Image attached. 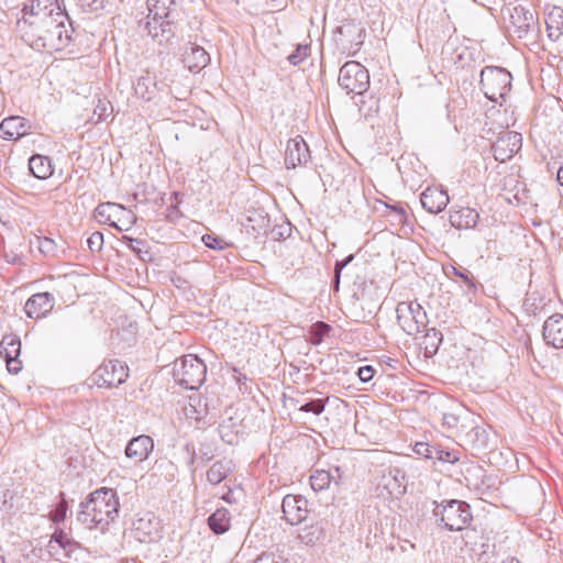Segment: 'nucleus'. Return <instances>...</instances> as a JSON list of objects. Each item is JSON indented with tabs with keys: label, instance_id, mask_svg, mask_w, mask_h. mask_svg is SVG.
Returning a JSON list of instances; mask_svg holds the SVG:
<instances>
[{
	"label": "nucleus",
	"instance_id": "1",
	"mask_svg": "<svg viewBox=\"0 0 563 563\" xmlns=\"http://www.w3.org/2000/svg\"><path fill=\"white\" fill-rule=\"evenodd\" d=\"M119 499L111 488L92 492L79 505L77 519L89 529L104 530L119 515Z\"/></svg>",
	"mask_w": 563,
	"mask_h": 563
},
{
	"label": "nucleus",
	"instance_id": "2",
	"mask_svg": "<svg viewBox=\"0 0 563 563\" xmlns=\"http://www.w3.org/2000/svg\"><path fill=\"white\" fill-rule=\"evenodd\" d=\"M148 15L145 29L158 44L169 43L175 36V0H147Z\"/></svg>",
	"mask_w": 563,
	"mask_h": 563
},
{
	"label": "nucleus",
	"instance_id": "3",
	"mask_svg": "<svg viewBox=\"0 0 563 563\" xmlns=\"http://www.w3.org/2000/svg\"><path fill=\"white\" fill-rule=\"evenodd\" d=\"M433 516L448 531H462L473 519L471 506L464 500L450 499L435 505Z\"/></svg>",
	"mask_w": 563,
	"mask_h": 563
},
{
	"label": "nucleus",
	"instance_id": "4",
	"mask_svg": "<svg viewBox=\"0 0 563 563\" xmlns=\"http://www.w3.org/2000/svg\"><path fill=\"white\" fill-rule=\"evenodd\" d=\"M479 77L485 97L494 103L503 104L511 89V74L499 66H486L481 70Z\"/></svg>",
	"mask_w": 563,
	"mask_h": 563
},
{
	"label": "nucleus",
	"instance_id": "5",
	"mask_svg": "<svg viewBox=\"0 0 563 563\" xmlns=\"http://www.w3.org/2000/svg\"><path fill=\"white\" fill-rule=\"evenodd\" d=\"M69 21L66 12H57L54 16H47L46 29L41 37V44H36V51H63L73 40L74 29L69 23L70 29L65 26V22Z\"/></svg>",
	"mask_w": 563,
	"mask_h": 563
},
{
	"label": "nucleus",
	"instance_id": "6",
	"mask_svg": "<svg viewBox=\"0 0 563 563\" xmlns=\"http://www.w3.org/2000/svg\"><path fill=\"white\" fill-rule=\"evenodd\" d=\"M338 82L346 93L360 97L355 104L362 111L364 104L363 97L369 87L368 70L361 63L349 60L340 68Z\"/></svg>",
	"mask_w": 563,
	"mask_h": 563
},
{
	"label": "nucleus",
	"instance_id": "7",
	"mask_svg": "<svg viewBox=\"0 0 563 563\" xmlns=\"http://www.w3.org/2000/svg\"><path fill=\"white\" fill-rule=\"evenodd\" d=\"M206 374V364L196 355H185L174 363L173 377L186 389H198L205 382Z\"/></svg>",
	"mask_w": 563,
	"mask_h": 563
},
{
	"label": "nucleus",
	"instance_id": "8",
	"mask_svg": "<svg viewBox=\"0 0 563 563\" xmlns=\"http://www.w3.org/2000/svg\"><path fill=\"white\" fill-rule=\"evenodd\" d=\"M396 313L398 324L408 335H416L428 325L427 312L417 301L399 302Z\"/></svg>",
	"mask_w": 563,
	"mask_h": 563
},
{
	"label": "nucleus",
	"instance_id": "9",
	"mask_svg": "<svg viewBox=\"0 0 563 563\" xmlns=\"http://www.w3.org/2000/svg\"><path fill=\"white\" fill-rule=\"evenodd\" d=\"M47 15L32 14V11H24L16 21V29L21 33L22 40L33 49L36 44H41V37L46 29Z\"/></svg>",
	"mask_w": 563,
	"mask_h": 563
},
{
	"label": "nucleus",
	"instance_id": "10",
	"mask_svg": "<svg viewBox=\"0 0 563 563\" xmlns=\"http://www.w3.org/2000/svg\"><path fill=\"white\" fill-rule=\"evenodd\" d=\"M509 15V32L517 38H527L531 33L538 30V21L531 10L517 4L512 8L504 10Z\"/></svg>",
	"mask_w": 563,
	"mask_h": 563
},
{
	"label": "nucleus",
	"instance_id": "11",
	"mask_svg": "<svg viewBox=\"0 0 563 563\" xmlns=\"http://www.w3.org/2000/svg\"><path fill=\"white\" fill-rule=\"evenodd\" d=\"M128 378L126 366L118 360L100 365L92 374L93 384L98 387H117Z\"/></svg>",
	"mask_w": 563,
	"mask_h": 563
},
{
	"label": "nucleus",
	"instance_id": "12",
	"mask_svg": "<svg viewBox=\"0 0 563 563\" xmlns=\"http://www.w3.org/2000/svg\"><path fill=\"white\" fill-rule=\"evenodd\" d=\"M522 146V136L515 131H504L493 144V154L496 161L505 163L514 157Z\"/></svg>",
	"mask_w": 563,
	"mask_h": 563
},
{
	"label": "nucleus",
	"instance_id": "13",
	"mask_svg": "<svg viewBox=\"0 0 563 563\" xmlns=\"http://www.w3.org/2000/svg\"><path fill=\"white\" fill-rule=\"evenodd\" d=\"M308 504L307 498L301 495H286L282 503L285 520L291 526L301 523L308 516Z\"/></svg>",
	"mask_w": 563,
	"mask_h": 563
},
{
	"label": "nucleus",
	"instance_id": "14",
	"mask_svg": "<svg viewBox=\"0 0 563 563\" xmlns=\"http://www.w3.org/2000/svg\"><path fill=\"white\" fill-rule=\"evenodd\" d=\"M134 538L142 543H152L161 538L159 520L152 514H146L133 522Z\"/></svg>",
	"mask_w": 563,
	"mask_h": 563
},
{
	"label": "nucleus",
	"instance_id": "15",
	"mask_svg": "<svg viewBox=\"0 0 563 563\" xmlns=\"http://www.w3.org/2000/svg\"><path fill=\"white\" fill-rule=\"evenodd\" d=\"M78 544L63 530H56L47 544V551L56 561H65L71 558Z\"/></svg>",
	"mask_w": 563,
	"mask_h": 563
},
{
	"label": "nucleus",
	"instance_id": "16",
	"mask_svg": "<svg viewBox=\"0 0 563 563\" xmlns=\"http://www.w3.org/2000/svg\"><path fill=\"white\" fill-rule=\"evenodd\" d=\"M55 298L48 292H37L32 295L24 305V311L30 319H40L46 317L54 308Z\"/></svg>",
	"mask_w": 563,
	"mask_h": 563
},
{
	"label": "nucleus",
	"instance_id": "17",
	"mask_svg": "<svg viewBox=\"0 0 563 563\" xmlns=\"http://www.w3.org/2000/svg\"><path fill=\"white\" fill-rule=\"evenodd\" d=\"M310 158L309 147L302 136L297 135L287 142L285 164L287 168H295Z\"/></svg>",
	"mask_w": 563,
	"mask_h": 563
},
{
	"label": "nucleus",
	"instance_id": "18",
	"mask_svg": "<svg viewBox=\"0 0 563 563\" xmlns=\"http://www.w3.org/2000/svg\"><path fill=\"white\" fill-rule=\"evenodd\" d=\"M542 336L547 345L563 349V314L554 313L544 321Z\"/></svg>",
	"mask_w": 563,
	"mask_h": 563
},
{
	"label": "nucleus",
	"instance_id": "19",
	"mask_svg": "<svg viewBox=\"0 0 563 563\" xmlns=\"http://www.w3.org/2000/svg\"><path fill=\"white\" fill-rule=\"evenodd\" d=\"M449 200L448 192L438 187H428L420 195V202L423 209L433 214L444 210Z\"/></svg>",
	"mask_w": 563,
	"mask_h": 563
},
{
	"label": "nucleus",
	"instance_id": "20",
	"mask_svg": "<svg viewBox=\"0 0 563 563\" xmlns=\"http://www.w3.org/2000/svg\"><path fill=\"white\" fill-rule=\"evenodd\" d=\"M154 449L153 439L150 435L132 438L125 446V456L135 463L145 461Z\"/></svg>",
	"mask_w": 563,
	"mask_h": 563
},
{
	"label": "nucleus",
	"instance_id": "21",
	"mask_svg": "<svg viewBox=\"0 0 563 563\" xmlns=\"http://www.w3.org/2000/svg\"><path fill=\"white\" fill-rule=\"evenodd\" d=\"M413 452L427 460L443 463L454 464L459 461V457L454 452L446 451L437 445H430L426 442H417L413 446Z\"/></svg>",
	"mask_w": 563,
	"mask_h": 563
},
{
	"label": "nucleus",
	"instance_id": "22",
	"mask_svg": "<svg viewBox=\"0 0 563 563\" xmlns=\"http://www.w3.org/2000/svg\"><path fill=\"white\" fill-rule=\"evenodd\" d=\"M126 213L124 207L113 202H104L97 206L95 209V217L103 223L109 224L118 231H123L124 229L120 227L114 219H120V214Z\"/></svg>",
	"mask_w": 563,
	"mask_h": 563
},
{
	"label": "nucleus",
	"instance_id": "23",
	"mask_svg": "<svg viewBox=\"0 0 563 563\" xmlns=\"http://www.w3.org/2000/svg\"><path fill=\"white\" fill-rule=\"evenodd\" d=\"M29 128L24 118L9 117L1 122L0 133L4 140H13L25 135Z\"/></svg>",
	"mask_w": 563,
	"mask_h": 563
},
{
	"label": "nucleus",
	"instance_id": "24",
	"mask_svg": "<svg viewBox=\"0 0 563 563\" xmlns=\"http://www.w3.org/2000/svg\"><path fill=\"white\" fill-rule=\"evenodd\" d=\"M184 62L191 73H198L210 63V55L203 47L192 44Z\"/></svg>",
	"mask_w": 563,
	"mask_h": 563
},
{
	"label": "nucleus",
	"instance_id": "25",
	"mask_svg": "<svg viewBox=\"0 0 563 563\" xmlns=\"http://www.w3.org/2000/svg\"><path fill=\"white\" fill-rule=\"evenodd\" d=\"M29 170L37 179H47L53 175L51 158L41 154H34L29 158Z\"/></svg>",
	"mask_w": 563,
	"mask_h": 563
},
{
	"label": "nucleus",
	"instance_id": "26",
	"mask_svg": "<svg viewBox=\"0 0 563 563\" xmlns=\"http://www.w3.org/2000/svg\"><path fill=\"white\" fill-rule=\"evenodd\" d=\"M479 219V214L471 208H461L450 214V223L457 229L474 228Z\"/></svg>",
	"mask_w": 563,
	"mask_h": 563
},
{
	"label": "nucleus",
	"instance_id": "27",
	"mask_svg": "<svg viewBox=\"0 0 563 563\" xmlns=\"http://www.w3.org/2000/svg\"><path fill=\"white\" fill-rule=\"evenodd\" d=\"M32 11V14L54 16L57 12H66L58 3V0H33L31 5H24L21 13Z\"/></svg>",
	"mask_w": 563,
	"mask_h": 563
},
{
	"label": "nucleus",
	"instance_id": "28",
	"mask_svg": "<svg viewBox=\"0 0 563 563\" xmlns=\"http://www.w3.org/2000/svg\"><path fill=\"white\" fill-rule=\"evenodd\" d=\"M548 36L552 41H558L563 34V9L554 7L545 20Z\"/></svg>",
	"mask_w": 563,
	"mask_h": 563
},
{
	"label": "nucleus",
	"instance_id": "29",
	"mask_svg": "<svg viewBox=\"0 0 563 563\" xmlns=\"http://www.w3.org/2000/svg\"><path fill=\"white\" fill-rule=\"evenodd\" d=\"M231 517L227 508H219L208 517V527L216 534H222L230 529Z\"/></svg>",
	"mask_w": 563,
	"mask_h": 563
},
{
	"label": "nucleus",
	"instance_id": "30",
	"mask_svg": "<svg viewBox=\"0 0 563 563\" xmlns=\"http://www.w3.org/2000/svg\"><path fill=\"white\" fill-rule=\"evenodd\" d=\"M233 463L231 460H220L211 465L207 472V481L211 485H218L232 472Z\"/></svg>",
	"mask_w": 563,
	"mask_h": 563
},
{
	"label": "nucleus",
	"instance_id": "31",
	"mask_svg": "<svg viewBox=\"0 0 563 563\" xmlns=\"http://www.w3.org/2000/svg\"><path fill=\"white\" fill-rule=\"evenodd\" d=\"M21 352V341L15 334L4 335L0 342V354L4 358L19 357Z\"/></svg>",
	"mask_w": 563,
	"mask_h": 563
},
{
	"label": "nucleus",
	"instance_id": "32",
	"mask_svg": "<svg viewBox=\"0 0 563 563\" xmlns=\"http://www.w3.org/2000/svg\"><path fill=\"white\" fill-rule=\"evenodd\" d=\"M133 88L139 98L150 101L155 92V82L148 75H142L136 79Z\"/></svg>",
	"mask_w": 563,
	"mask_h": 563
},
{
	"label": "nucleus",
	"instance_id": "33",
	"mask_svg": "<svg viewBox=\"0 0 563 563\" xmlns=\"http://www.w3.org/2000/svg\"><path fill=\"white\" fill-rule=\"evenodd\" d=\"M443 272L449 278H451L452 276H456L457 278H460L466 286L468 291H476V284L474 282V277L468 269L463 267H455L453 265H446L443 267Z\"/></svg>",
	"mask_w": 563,
	"mask_h": 563
},
{
	"label": "nucleus",
	"instance_id": "34",
	"mask_svg": "<svg viewBox=\"0 0 563 563\" xmlns=\"http://www.w3.org/2000/svg\"><path fill=\"white\" fill-rule=\"evenodd\" d=\"M424 330H426V334H424L423 341H422V344L424 346V353H426V355L432 356L438 352V350L443 341V335L435 328H430V329L426 328Z\"/></svg>",
	"mask_w": 563,
	"mask_h": 563
},
{
	"label": "nucleus",
	"instance_id": "35",
	"mask_svg": "<svg viewBox=\"0 0 563 563\" xmlns=\"http://www.w3.org/2000/svg\"><path fill=\"white\" fill-rule=\"evenodd\" d=\"M322 534L323 529L318 523H311L300 528L297 538L305 545H313Z\"/></svg>",
	"mask_w": 563,
	"mask_h": 563
},
{
	"label": "nucleus",
	"instance_id": "36",
	"mask_svg": "<svg viewBox=\"0 0 563 563\" xmlns=\"http://www.w3.org/2000/svg\"><path fill=\"white\" fill-rule=\"evenodd\" d=\"M332 330L331 325L328 324L327 322H323V321H317L316 323H313L308 333H309V339H308V342L314 346H318L320 345L324 338L330 333V331Z\"/></svg>",
	"mask_w": 563,
	"mask_h": 563
},
{
	"label": "nucleus",
	"instance_id": "37",
	"mask_svg": "<svg viewBox=\"0 0 563 563\" xmlns=\"http://www.w3.org/2000/svg\"><path fill=\"white\" fill-rule=\"evenodd\" d=\"M333 475L331 474L330 471H325V470H316L311 475H310V485H311V488L314 490V492H320V490H323V489H327L329 488L331 482L333 481Z\"/></svg>",
	"mask_w": 563,
	"mask_h": 563
},
{
	"label": "nucleus",
	"instance_id": "38",
	"mask_svg": "<svg viewBox=\"0 0 563 563\" xmlns=\"http://www.w3.org/2000/svg\"><path fill=\"white\" fill-rule=\"evenodd\" d=\"M327 405L328 399H309L308 401L302 404L298 410L301 412L313 413L314 416H319L324 411Z\"/></svg>",
	"mask_w": 563,
	"mask_h": 563
},
{
	"label": "nucleus",
	"instance_id": "39",
	"mask_svg": "<svg viewBox=\"0 0 563 563\" xmlns=\"http://www.w3.org/2000/svg\"><path fill=\"white\" fill-rule=\"evenodd\" d=\"M37 249L44 256H57L56 242L48 236H36Z\"/></svg>",
	"mask_w": 563,
	"mask_h": 563
},
{
	"label": "nucleus",
	"instance_id": "40",
	"mask_svg": "<svg viewBox=\"0 0 563 563\" xmlns=\"http://www.w3.org/2000/svg\"><path fill=\"white\" fill-rule=\"evenodd\" d=\"M310 49V45L308 44H298L287 59L291 65L297 66L309 56Z\"/></svg>",
	"mask_w": 563,
	"mask_h": 563
},
{
	"label": "nucleus",
	"instance_id": "41",
	"mask_svg": "<svg viewBox=\"0 0 563 563\" xmlns=\"http://www.w3.org/2000/svg\"><path fill=\"white\" fill-rule=\"evenodd\" d=\"M108 0H77L82 12L93 13L102 10Z\"/></svg>",
	"mask_w": 563,
	"mask_h": 563
},
{
	"label": "nucleus",
	"instance_id": "42",
	"mask_svg": "<svg viewBox=\"0 0 563 563\" xmlns=\"http://www.w3.org/2000/svg\"><path fill=\"white\" fill-rule=\"evenodd\" d=\"M202 242L208 249L217 250V251L224 250L230 245L222 238H219L213 234H205L202 236Z\"/></svg>",
	"mask_w": 563,
	"mask_h": 563
},
{
	"label": "nucleus",
	"instance_id": "43",
	"mask_svg": "<svg viewBox=\"0 0 563 563\" xmlns=\"http://www.w3.org/2000/svg\"><path fill=\"white\" fill-rule=\"evenodd\" d=\"M179 202V194L174 191L170 195V206L168 207L167 211V219L170 222H176L180 217L181 212L179 211L177 203Z\"/></svg>",
	"mask_w": 563,
	"mask_h": 563
},
{
	"label": "nucleus",
	"instance_id": "44",
	"mask_svg": "<svg viewBox=\"0 0 563 563\" xmlns=\"http://www.w3.org/2000/svg\"><path fill=\"white\" fill-rule=\"evenodd\" d=\"M112 110V106L109 101L99 100L93 110V115L97 117V121H104L111 114Z\"/></svg>",
	"mask_w": 563,
	"mask_h": 563
},
{
	"label": "nucleus",
	"instance_id": "45",
	"mask_svg": "<svg viewBox=\"0 0 563 563\" xmlns=\"http://www.w3.org/2000/svg\"><path fill=\"white\" fill-rule=\"evenodd\" d=\"M253 563H288V560L283 553L271 552L261 554Z\"/></svg>",
	"mask_w": 563,
	"mask_h": 563
},
{
	"label": "nucleus",
	"instance_id": "46",
	"mask_svg": "<svg viewBox=\"0 0 563 563\" xmlns=\"http://www.w3.org/2000/svg\"><path fill=\"white\" fill-rule=\"evenodd\" d=\"M254 213L257 216V219L249 216L247 217V222H249L247 227H251L252 230L260 232L261 230L266 228V225L268 223V219L262 212L254 211Z\"/></svg>",
	"mask_w": 563,
	"mask_h": 563
},
{
	"label": "nucleus",
	"instance_id": "47",
	"mask_svg": "<svg viewBox=\"0 0 563 563\" xmlns=\"http://www.w3.org/2000/svg\"><path fill=\"white\" fill-rule=\"evenodd\" d=\"M87 245L92 253L100 252L103 247V234L99 231L93 232L87 239Z\"/></svg>",
	"mask_w": 563,
	"mask_h": 563
},
{
	"label": "nucleus",
	"instance_id": "48",
	"mask_svg": "<svg viewBox=\"0 0 563 563\" xmlns=\"http://www.w3.org/2000/svg\"><path fill=\"white\" fill-rule=\"evenodd\" d=\"M122 240L132 252L141 255L143 247L145 246L144 241L128 235H123Z\"/></svg>",
	"mask_w": 563,
	"mask_h": 563
},
{
	"label": "nucleus",
	"instance_id": "49",
	"mask_svg": "<svg viewBox=\"0 0 563 563\" xmlns=\"http://www.w3.org/2000/svg\"><path fill=\"white\" fill-rule=\"evenodd\" d=\"M67 504L65 500L58 503L54 510L51 511L49 517L54 522H62L66 518Z\"/></svg>",
	"mask_w": 563,
	"mask_h": 563
},
{
	"label": "nucleus",
	"instance_id": "50",
	"mask_svg": "<svg viewBox=\"0 0 563 563\" xmlns=\"http://www.w3.org/2000/svg\"><path fill=\"white\" fill-rule=\"evenodd\" d=\"M375 369L371 365L361 366L357 371V376L361 382L368 383L374 377Z\"/></svg>",
	"mask_w": 563,
	"mask_h": 563
},
{
	"label": "nucleus",
	"instance_id": "51",
	"mask_svg": "<svg viewBox=\"0 0 563 563\" xmlns=\"http://www.w3.org/2000/svg\"><path fill=\"white\" fill-rule=\"evenodd\" d=\"M184 451L187 453V456H188V462H187L188 466L194 470V464L197 460V453H196L195 446L190 443H187L184 446Z\"/></svg>",
	"mask_w": 563,
	"mask_h": 563
},
{
	"label": "nucleus",
	"instance_id": "52",
	"mask_svg": "<svg viewBox=\"0 0 563 563\" xmlns=\"http://www.w3.org/2000/svg\"><path fill=\"white\" fill-rule=\"evenodd\" d=\"M4 360L7 362V367L10 373L18 374L21 371L22 365H21V362L18 360V357H12V360H10V358H4Z\"/></svg>",
	"mask_w": 563,
	"mask_h": 563
},
{
	"label": "nucleus",
	"instance_id": "53",
	"mask_svg": "<svg viewBox=\"0 0 563 563\" xmlns=\"http://www.w3.org/2000/svg\"><path fill=\"white\" fill-rule=\"evenodd\" d=\"M387 208L391 209L393 212L397 216L398 222H405L407 217L406 210L401 205L387 206Z\"/></svg>",
	"mask_w": 563,
	"mask_h": 563
},
{
	"label": "nucleus",
	"instance_id": "54",
	"mask_svg": "<svg viewBox=\"0 0 563 563\" xmlns=\"http://www.w3.org/2000/svg\"><path fill=\"white\" fill-rule=\"evenodd\" d=\"M354 258L353 254H350L342 261H336L334 264V273L341 274L343 268L346 267Z\"/></svg>",
	"mask_w": 563,
	"mask_h": 563
},
{
	"label": "nucleus",
	"instance_id": "55",
	"mask_svg": "<svg viewBox=\"0 0 563 563\" xmlns=\"http://www.w3.org/2000/svg\"><path fill=\"white\" fill-rule=\"evenodd\" d=\"M351 29H356V25L353 23H349L339 27V33L345 36L347 33H351Z\"/></svg>",
	"mask_w": 563,
	"mask_h": 563
},
{
	"label": "nucleus",
	"instance_id": "56",
	"mask_svg": "<svg viewBox=\"0 0 563 563\" xmlns=\"http://www.w3.org/2000/svg\"><path fill=\"white\" fill-rule=\"evenodd\" d=\"M200 457L203 461H210L212 459V453L209 450L200 449Z\"/></svg>",
	"mask_w": 563,
	"mask_h": 563
},
{
	"label": "nucleus",
	"instance_id": "57",
	"mask_svg": "<svg viewBox=\"0 0 563 563\" xmlns=\"http://www.w3.org/2000/svg\"><path fill=\"white\" fill-rule=\"evenodd\" d=\"M340 277H341V274L334 273V278H333V289H334V291L339 290Z\"/></svg>",
	"mask_w": 563,
	"mask_h": 563
},
{
	"label": "nucleus",
	"instance_id": "58",
	"mask_svg": "<svg viewBox=\"0 0 563 563\" xmlns=\"http://www.w3.org/2000/svg\"><path fill=\"white\" fill-rule=\"evenodd\" d=\"M556 179H558V183L563 186V165L559 168L558 173H556Z\"/></svg>",
	"mask_w": 563,
	"mask_h": 563
},
{
	"label": "nucleus",
	"instance_id": "59",
	"mask_svg": "<svg viewBox=\"0 0 563 563\" xmlns=\"http://www.w3.org/2000/svg\"><path fill=\"white\" fill-rule=\"evenodd\" d=\"M19 261H20V258L16 255L11 256V260H8V262H10L12 264H16Z\"/></svg>",
	"mask_w": 563,
	"mask_h": 563
},
{
	"label": "nucleus",
	"instance_id": "60",
	"mask_svg": "<svg viewBox=\"0 0 563 563\" xmlns=\"http://www.w3.org/2000/svg\"><path fill=\"white\" fill-rule=\"evenodd\" d=\"M19 261H20V258L16 255L11 256V260H8V262H10L12 264H16Z\"/></svg>",
	"mask_w": 563,
	"mask_h": 563
},
{
	"label": "nucleus",
	"instance_id": "61",
	"mask_svg": "<svg viewBox=\"0 0 563 563\" xmlns=\"http://www.w3.org/2000/svg\"><path fill=\"white\" fill-rule=\"evenodd\" d=\"M501 563H520V562H519V560H517V559H515V558H511V559L506 560V561H504V562H501Z\"/></svg>",
	"mask_w": 563,
	"mask_h": 563
},
{
	"label": "nucleus",
	"instance_id": "62",
	"mask_svg": "<svg viewBox=\"0 0 563 563\" xmlns=\"http://www.w3.org/2000/svg\"><path fill=\"white\" fill-rule=\"evenodd\" d=\"M180 282H181V278L180 277H177V279H173V283L176 287H180Z\"/></svg>",
	"mask_w": 563,
	"mask_h": 563
},
{
	"label": "nucleus",
	"instance_id": "63",
	"mask_svg": "<svg viewBox=\"0 0 563 563\" xmlns=\"http://www.w3.org/2000/svg\"><path fill=\"white\" fill-rule=\"evenodd\" d=\"M246 379H247V378H246V376H245V375H241V376L238 378V382H239L240 384H242V383H243V380H246Z\"/></svg>",
	"mask_w": 563,
	"mask_h": 563
},
{
	"label": "nucleus",
	"instance_id": "64",
	"mask_svg": "<svg viewBox=\"0 0 563 563\" xmlns=\"http://www.w3.org/2000/svg\"><path fill=\"white\" fill-rule=\"evenodd\" d=\"M0 552H2V549L0 548ZM0 563H5L4 556L2 553H0Z\"/></svg>",
	"mask_w": 563,
	"mask_h": 563
}]
</instances>
